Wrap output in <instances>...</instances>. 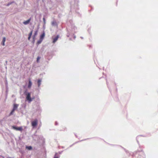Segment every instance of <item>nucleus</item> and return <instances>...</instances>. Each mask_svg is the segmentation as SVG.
<instances>
[{
	"label": "nucleus",
	"instance_id": "obj_1",
	"mask_svg": "<svg viewBox=\"0 0 158 158\" xmlns=\"http://www.w3.org/2000/svg\"><path fill=\"white\" fill-rule=\"evenodd\" d=\"M77 28L74 25L72 24L71 27L70 28H67V34L66 35L68 37L72 36V35H74L77 32L76 31Z\"/></svg>",
	"mask_w": 158,
	"mask_h": 158
},
{
	"label": "nucleus",
	"instance_id": "obj_2",
	"mask_svg": "<svg viewBox=\"0 0 158 158\" xmlns=\"http://www.w3.org/2000/svg\"><path fill=\"white\" fill-rule=\"evenodd\" d=\"M78 0H73L71 3V10L75 9H78Z\"/></svg>",
	"mask_w": 158,
	"mask_h": 158
},
{
	"label": "nucleus",
	"instance_id": "obj_3",
	"mask_svg": "<svg viewBox=\"0 0 158 158\" xmlns=\"http://www.w3.org/2000/svg\"><path fill=\"white\" fill-rule=\"evenodd\" d=\"M26 96V99L28 101L29 103H30L34 99V98H32L31 97V93L29 92L25 91L24 92Z\"/></svg>",
	"mask_w": 158,
	"mask_h": 158
},
{
	"label": "nucleus",
	"instance_id": "obj_4",
	"mask_svg": "<svg viewBox=\"0 0 158 158\" xmlns=\"http://www.w3.org/2000/svg\"><path fill=\"white\" fill-rule=\"evenodd\" d=\"M12 128L14 130L17 131H23V128L22 127H17L15 126H12Z\"/></svg>",
	"mask_w": 158,
	"mask_h": 158
},
{
	"label": "nucleus",
	"instance_id": "obj_5",
	"mask_svg": "<svg viewBox=\"0 0 158 158\" xmlns=\"http://www.w3.org/2000/svg\"><path fill=\"white\" fill-rule=\"evenodd\" d=\"M37 122L38 121L37 119H35L34 121L32 122L31 125L33 127H34L37 126Z\"/></svg>",
	"mask_w": 158,
	"mask_h": 158
},
{
	"label": "nucleus",
	"instance_id": "obj_6",
	"mask_svg": "<svg viewBox=\"0 0 158 158\" xmlns=\"http://www.w3.org/2000/svg\"><path fill=\"white\" fill-rule=\"evenodd\" d=\"M28 81L29 82L28 85V87L30 89L32 85V83L30 78H28Z\"/></svg>",
	"mask_w": 158,
	"mask_h": 158
},
{
	"label": "nucleus",
	"instance_id": "obj_7",
	"mask_svg": "<svg viewBox=\"0 0 158 158\" xmlns=\"http://www.w3.org/2000/svg\"><path fill=\"white\" fill-rule=\"evenodd\" d=\"M59 37V35H57L54 38H53L52 42L54 43H55L57 40H58V38Z\"/></svg>",
	"mask_w": 158,
	"mask_h": 158
},
{
	"label": "nucleus",
	"instance_id": "obj_8",
	"mask_svg": "<svg viewBox=\"0 0 158 158\" xmlns=\"http://www.w3.org/2000/svg\"><path fill=\"white\" fill-rule=\"evenodd\" d=\"M45 35V33L44 31L43 33L40 35V39L43 40Z\"/></svg>",
	"mask_w": 158,
	"mask_h": 158
},
{
	"label": "nucleus",
	"instance_id": "obj_9",
	"mask_svg": "<svg viewBox=\"0 0 158 158\" xmlns=\"http://www.w3.org/2000/svg\"><path fill=\"white\" fill-rule=\"evenodd\" d=\"M31 18L29 19H28L27 20L25 21H24L23 22V23L25 24V25H27L28 24L30 21H31Z\"/></svg>",
	"mask_w": 158,
	"mask_h": 158
},
{
	"label": "nucleus",
	"instance_id": "obj_10",
	"mask_svg": "<svg viewBox=\"0 0 158 158\" xmlns=\"http://www.w3.org/2000/svg\"><path fill=\"white\" fill-rule=\"evenodd\" d=\"M6 40V38L5 37H4L3 38L2 40V41L1 44L3 46L5 45V43Z\"/></svg>",
	"mask_w": 158,
	"mask_h": 158
},
{
	"label": "nucleus",
	"instance_id": "obj_11",
	"mask_svg": "<svg viewBox=\"0 0 158 158\" xmlns=\"http://www.w3.org/2000/svg\"><path fill=\"white\" fill-rule=\"evenodd\" d=\"M52 26H57V23L56 22L55 20H54L52 22Z\"/></svg>",
	"mask_w": 158,
	"mask_h": 158
},
{
	"label": "nucleus",
	"instance_id": "obj_12",
	"mask_svg": "<svg viewBox=\"0 0 158 158\" xmlns=\"http://www.w3.org/2000/svg\"><path fill=\"white\" fill-rule=\"evenodd\" d=\"M18 105L16 104H14L13 105V109L16 110L18 108Z\"/></svg>",
	"mask_w": 158,
	"mask_h": 158
},
{
	"label": "nucleus",
	"instance_id": "obj_13",
	"mask_svg": "<svg viewBox=\"0 0 158 158\" xmlns=\"http://www.w3.org/2000/svg\"><path fill=\"white\" fill-rule=\"evenodd\" d=\"M41 79H39L37 81V84L38 87H39L41 84Z\"/></svg>",
	"mask_w": 158,
	"mask_h": 158
},
{
	"label": "nucleus",
	"instance_id": "obj_14",
	"mask_svg": "<svg viewBox=\"0 0 158 158\" xmlns=\"http://www.w3.org/2000/svg\"><path fill=\"white\" fill-rule=\"evenodd\" d=\"M38 32V31L37 30L35 31V33L33 36L32 38H35V36L37 35Z\"/></svg>",
	"mask_w": 158,
	"mask_h": 158
},
{
	"label": "nucleus",
	"instance_id": "obj_15",
	"mask_svg": "<svg viewBox=\"0 0 158 158\" xmlns=\"http://www.w3.org/2000/svg\"><path fill=\"white\" fill-rule=\"evenodd\" d=\"M15 110L13 109L11 112L9 114V116H10L14 114V111Z\"/></svg>",
	"mask_w": 158,
	"mask_h": 158
},
{
	"label": "nucleus",
	"instance_id": "obj_16",
	"mask_svg": "<svg viewBox=\"0 0 158 158\" xmlns=\"http://www.w3.org/2000/svg\"><path fill=\"white\" fill-rule=\"evenodd\" d=\"M43 41V40H42V39H40V40H39L38 41H37V45H38L40 44L42 42V41Z\"/></svg>",
	"mask_w": 158,
	"mask_h": 158
},
{
	"label": "nucleus",
	"instance_id": "obj_17",
	"mask_svg": "<svg viewBox=\"0 0 158 158\" xmlns=\"http://www.w3.org/2000/svg\"><path fill=\"white\" fill-rule=\"evenodd\" d=\"M14 1H13L12 2H9L8 3V4H7L6 6H9L12 3H14Z\"/></svg>",
	"mask_w": 158,
	"mask_h": 158
},
{
	"label": "nucleus",
	"instance_id": "obj_18",
	"mask_svg": "<svg viewBox=\"0 0 158 158\" xmlns=\"http://www.w3.org/2000/svg\"><path fill=\"white\" fill-rule=\"evenodd\" d=\"M33 30H32L29 34V36H31L33 33Z\"/></svg>",
	"mask_w": 158,
	"mask_h": 158
},
{
	"label": "nucleus",
	"instance_id": "obj_19",
	"mask_svg": "<svg viewBox=\"0 0 158 158\" xmlns=\"http://www.w3.org/2000/svg\"><path fill=\"white\" fill-rule=\"evenodd\" d=\"M57 153H56L54 156V158H59V156H57Z\"/></svg>",
	"mask_w": 158,
	"mask_h": 158
},
{
	"label": "nucleus",
	"instance_id": "obj_20",
	"mask_svg": "<svg viewBox=\"0 0 158 158\" xmlns=\"http://www.w3.org/2000/svg\"><path fill=\"white\" fill-rule=\"evenodd\" d=\"M26 148L29 150L32 149V147L31 146H27Z\"/></svg>",
	"mask_w": 158,
	"mask_h": 158
},
{
	"label": "nucleus",
	"instance_id": "obj_21",
	"mask_svg": "<svg viewBox=\"0 0 158 158\" xmlns=\"http://www.w3.org/2000/svg\"><path fill=\"white\" fill-rule=\"evenodd\" d=\"M40 59V57L39 56H38L37 58V62H39V60Z\"/></svg>",
	"mask_w": 158,
	"mask_h": 158
},
{
	"label": "nucleus",
	"instance_id": "obj_22",
	"mask_svg": "<svg viewBox=\"0 0 158 158\" xmlns=\"http://www.w3.org/2000/svg\"><path fill=\"white\" fill-rule=\"evenodd\" d=\"M43 20L44 23L45 24V23H46V20H45V18L44 17L43 18Z\"/></svg>",
	"mask_w": 158,
	"mask_h": 158
},
{
	"label": "nucleus",
	"instance_id": "obj_23",
	"mask_svg": "<svg viewBox=\"0 0 158 158\" xmlns=\"http://www.w3.org/2000/svg\"><path fill=\"white\" fill-rule=\"evenodd\" d=\"M5 84H6V86H7V85H8V82H7V81L6 80Z\"/></svg>",
	"mask_w": 158,
	"mask_h": 158
},
{
	"label": "nucleus",
	"instance_id": "obj_24",
	"mask_svg": "<svg viewBox=\"0 0 158 158\" xmlns=\"http://www.w3.org/2000/svg\"><path fill=\"white\" fill-rule=\"evenodd\" d=\"M33 38V41H32V42L34 43L35 42V38Z\"/></svg>",
	"mask_w": 158,
	"mask_h": 158
},
{
	"label": "nucleus",
	"instance_id": "obj_25",
	"mask_svg": "<svg viewBox=\"0 0 158 158\" xmlns=\"http://www.w3.org/2000/svg\"><path fill=\"white\" fill-rule=\"evenodd\" d=\"M31 36H29L28 37V40H30L31 39Z\"/></svg>",
	"mask_w": 158,
	"mask_h": 158
},
{
	"label": "nucleus",
	"instance_id": "obj_26",
	"mask_svg": "<svg viewBox=\"0 0 158 158\" xmlns=\"http://www.w3.org/2000/svg\"><path fill=\"white\" fill-rule=\"evenodd\" d=\"M73 36V38L74 39H75L76 38V36L75 35H74H74H72V36Z\"/></svg>",
	"mask_w": 158,
	"mask_h": 158
},
{
	"label": "nucleus",
	"instance_id": "obj_27",
	"mask_svg": "<svg viewBox=\"0 0 158 158\" xmlns=\"http://www.w3.org/2000/svg\"><path fill=\"white\" fill-rule=\"evenodd\" d=\"M142 153L143 154V158H145V155L143 154V152Z\"/></svg>",
	"mask_w": 158,
	"mask_h": 158
},
{
	"label": "nucleus",
	"instance_id": "obj_28",
	"mask_svg": "<svg viewBox=\"0 0 158 158\" xmlns=\"http://www.w3.org/2000/svg\"><path fill=\"white\" fill-rule=\"evenodd\" d=\"M55 125H56L58 124V123H57V122H56L55 123Z\"/></svg>",
	"mask_w": 158,
	"mask_h": 158
},
{
	"label": "nucleus",
	"instance_id": "obj_29",
	"mask_svg": "<svg viewBox=\"0 0 158 158\" xmlns=\"http://www.w3.org/2000/svg\"><path fill=\"white\" fill-rule=\"evenodd\" d=\"M106 83H107V86H108V82L107 80H106Z\"/></svg>",
	"mask_w": 158,
	"mask_h": 158
},
{
	"label": "nucleus",
	"instance_id": "obj_30",
	"mask_svg": "<svg viewBox=\"0 0 158 158\" xmlns=\"http://www.w3.org/2000/svg\"><path fill=\"white\" fill-rule=\"evenodd\" d=\"M90 29H88V32H89V31H90Z\"/></svg>",
	"mask_w": 158,
	"mask_h": 158
},
{
	"label": "nucleus",
	"instance_id": "obj_31",
	"mask_svg": "<svg viewBox=\"0 0 158 158\" xmlns=\"http://www.w3.org/2000/svg\"><path fill=\"white\" fill-rule=\"evenodd\" d=\"M80 38L81 39H83V38L82 37H81Z\"/></svg>",
	"mask_w": 158,
	"mask_h": 158
},
{
	"label": "nucleus",
	"instance_id": "obj_32",
	"mask_svg": "<svg viewBox=\"0 0 158 158\" xmlns=\"http://www.w3.org/2000/svg\"><path fill=\"white\" fill-rule=\"evenodd\" d=\"M69 40H72V38H69Z\"/></svg>",
	"mask_w": 158,
	"mask_h": 158
}]
</instances>
